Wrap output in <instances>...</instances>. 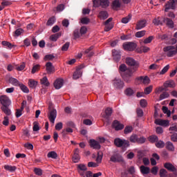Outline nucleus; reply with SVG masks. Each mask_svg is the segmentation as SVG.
Here are the masks:
<instances>
[{"label":"nucleus","mask_w":177,"mask_h":177,"mask_svg":"<svg viewBox=\"0 0 177 177\" xmlns=\"http://www.w3.org/2000/svg\"><path fill=\"white\" fill-rule=\"evenodd\" d=\"M140 171L142 175H147L150 174V168L144 165L140 166Z\"/></svg>","instance_id":"393cba45"},{"label":"nucleus","mask_w":177,"mask_h":177,"mask_svg":"<svg viewBox=\"0 0 177 177\" xmlns=\"http://www.w3.org/2000/svg\"><path fill=\"white\" fill-rule=\"evenodd\" d=\"M132 131H133V127H132L131 126H127L124 129V133L126 135L128 133H131V132H132Z\"/></svg>","instance_id":"864d4df0"},{"label":"nucleus","mask_w":177,"mask_h":177,"mask_svg":"<svg viewBox=\"0 0 177 177\" xmlns=\"http://www.w3.org/2000/svg\"><path fill=\"white\" fill-rule=\"evenodd\" d=\"M98 17L101 20H106L109 17V13H107V11H101L99 12Z\"/></svg>","instance_id":"cd10ccee"},{"label":"nucleus","mask_w":177,"mask_h":177,"mask_svg":"<svg viewBox=\"0 0 177 177\" xmlns=\"http://www.w3.org/2000/svg\"><path fill=\"white\" fill-rule=\"evenodd\" d=\"M151 91H153V86H149L145 88L144 93L145 95H149Z\"/></svg>","instance_id":"603ef678"},{"label":"nucleus","mask_w":177,"mask_h":177,"mask_svg":"<svg viewBox=\"0 0 177 177\" xmlns=\"http://www.w3.org/2000/svg\"><path fill=\"white\" fill-rule=\"evenodd\" d=\"M19 88L24 93H28V92H30L28 87L23 84H19Z\"/></svg>","instance_id":"e433bc0d"},{"label":"nucleus","mask_w":177,"mask_h":177,"mask_svg":"<svg viewBox=\"0 0 177 177\" xmlns=\"http://www.w3.org/2000/svg\"><path fill=\"white\" fill-rule=\"evenodd\" d=\"M4 169H6V171H8L9 172H15V171L17 169V167L15 166L6 165L4 166Z\"/></svg>","instance_id":"473e14b6"},{"label":"nucleus","mask_w":177,"mask_h":177,"mask_svg":"<svg viewBox=\"0 0 177 177\" xmlns=\"http://www.w3.org/2000/svg\"><path fill=\"white\" fill-rule=\"evenodd\" d=\"M0 103L4 107H8L10 106V104L12 103L10 100L9 99V97L6 95H1L0 96Z\"/></svg>","instance_id":"0eeeda50"},{"label":"nucleus","mask_w":177,"mask_h":177,"mask_svg":"<svg viewBox=\"0 0 177 177\" xmlns=\"http://www.w3.org/2000/svg\"><path fill=\"white\" fill-rule=\"evenodd\" d=\"M80 160H81V158L80 157V149L76 148L72 157V161L75 163H77L80 162Z\"/></svg>","instance_id":"9b49d317"},{"label":"nucleus","mask_w":177,"mask_h":177,"mask_svg":"<svg viewBox=\"0 0 177 177\" xmlns=\"http://www.w3.org/2000/svg\"><path fill=\"white\" fill-rule=\"evenodd\" d=\"M87 31H88V28H86V26H82L80 28V35H84V34H86Z\"/></svg>","instance_id":"0e129e2a"},{"label":"nucleus","mask_w":177,"mask_h":177,"mask_svg":"<svg viewBox=\"0 0 177 177\" xmlns=\"http://www.w3.org/2000/svg\"><path fill=\"white\" fill-rule=\"evenodd\" d=\"M39 130V124L38 122H33V131L34 132H37Z\"/></svg>","instance_id":"4d7b16f0"},{"label":"nucleus","mask_w":177,"mask_h":177,"mask_svg":"<svg viewBox=\"0 0 177 177\" xmlns=\"http://www.w3.org/2000/svg\"><path fill=\"white\" fill-rule=\"evenodd\" d=\"M56 21V19L55 17H51L50 18L47 23H46V26H52L53 25L55 24V22Z\"/></svg>","instance_id":"37998d69"},{"label":"nucleus","mask_w":177,"mask_h":177,"mask_svg":"<svg viewBox=\"0 0 177 177\" xmlns=\"http://www.w3.org/2000/svg\"><path fill=\"white\" fill-rule=\"evenodd\" d=\"M80 21H81L82 24H88L89 21H90L89 18H88V17H83L81 19Z\"/></svg>","instance_id":"680f3d73"},{"label":"nucleus","mask_w":177,"mask_h":177,"mask_svg":"<svg viewBox=\"0 0 177 177\" xmlns=\"http://www.w3.org/2000/svg\"><path fill=\"white\" fill-rule=\"evenodd\" d=\"M114 143L117 147H122V149H127V147H129V141L126 140L115 138Z\"/></svg>","instance_id":"f03ea898"},{"label":"nucleus","mask_w":177,"mask_h":177,"mask_svg":"<svg viewBox=\"0 0 177 177\" xmlns=\"http://www.w3.org/2000/svg\"><path fill=\"white\" fill-rule=\"evenodd\" d=\"M48 158H53V160H56L57 158V153L55 151H52L48 153L47 154Z\"/></svg>","instance_id":"2f4dec72"},{"label":"nucleus","mask_w":177,"mask_h":177,"mask_svg":"<svg viewBox=\"0 0 177 177\" xmlns=\"http://www.w3.org/2000/svg\"><path fill=\"white\" fill-rule=\"evenodd\" d=\"M166 148L167 150H170L171 151H174L175 150V147H174V144L171 142H166Z\"/></svg>","instance_id":"58836bf2"},{"label":"nucleus","mask_w":177,"mask_h":177,"mask_svg":"<svg viewBox=\"0 0 177 177\" xmlns=\"http://www.w3.org/2000/svg\"><path fill=\"white\" fill-rule=\"evenodd\" d=\"M112 84L116 89H122L124 88V82L121 80V79H114L112 81Z\"/></svg>","instance_id":"6e6552de"},{"label":"nucleus","mask_w":177,"mask_h":177,"mask_svg":"<svg viewBox=\"0 0 177 177\" xmlns=\"http://www.w3.org/2000/svg\"><path fill=\"white\" fill-rule=\"evenodd\" d=\"M23 32H24V30L22 28L17 29L15 32L14 37H19Z\"/></svg>","instance_id":"de8ad7c7"},{"label":"nucleus","mask_w":177,"mask_h":177,"mask_svg":"<svg viewBox=\"0 0 177 177\" xmlns=\"http://www.w3.org/2000/svg\"><path fill=\"white\" fill-rule=\"evenodd\" d=\"M163 86H165V88H175V82L174 80L166 81Z\"/></svg>","instance_id":"a878e982"},{"label":"nucleus","mask_w":177,"mask_h":177,"mask_svg":"<svg viewBox=\"0 0 177 177\" xmlns=\"http://www.w3.org/2000/svg\"><path fill=\"white\" fill-rule=\"evenodd\" d=\"M155 124L156 125H160V127H169V120L156 119L155 120Z\"/></svg>","instance_id":"f8f14e48"},{"label":"nucleus","mask_w":177,"mask_h":177,"mask_svg":"<svg viewBox=\"0 0 177 177\" xmlns=\"http://www.w3.org/2000/svg\"><path fill=\"white\" fill-rule=\"evenodd\" d=\"M156 146L158 149H162V147L165 146V143H164L163 141L160 140L156 143Z\"/></svg>","instance_id":"6e6d98bb"},{"label":"nucleus","mask_w":177,"mask_h":177,"mask_svg":"<svg viewBox=\"0 0 177 177\" xmlns=\"http://www.w3.org/2000/svg\"><path fill=\"white\" fill-rule=\"evenodd\" d=\"M110 161L112 162H120V161H122V156L120 154H115L111 157Z\"/></svg>","instance_id":"4be33fe9"},{"label":"nucleus","mask_w":177,"mask_h":177,"mask_svg":"<svg viewBox=\"0 0 177 177\" xmlns=\"http://www.w3.org/2000/svg\"><path fill=\"white\" fill-rule=\"evenodd\" d=\"M132 19V15L129 14L127 17H125L122 19V23L123 24H128L129 21H131V19Z\"/></svg>","instance_id":"f704fd0d"},{"label":"nucleus","mask_w":177,"mask_h":177,"mask_svg":"<svg viewBox=\"0 0 177 177\" xmlns=\"http://www.w3.org/2000/svg\"><path fill=\"white\" fill-rule=\"evenodd\" d=\"M81 77H82V72L80 69L76 70L73 75V80H78V78H81Z\"/></svg>","instance_id":"c756f323"},{"label":"nucleus","mask_w":177,"mask_h":177,"mask_svg":"<svg viewBox=\"0 0 177 177\" xmlns=\"http://www.w3.org/2000/svg\"><path fill=\"white\" fill-rule=\"evenodd\" d=\"M2 45L3 46H7L8 49H12V48L16 47V46L12 44L10 42L6 41H2Z\"/></svg>","instance_id":"c9c22d12"},{"label":"nucleus","mask_w":177,"mask_h":177,"mask_svg":"<svg viewBox=\"0 0 177 177\" xmlns=\"http://www.w3.org/2000/svg\"><path fill=\"white\" fill-rule=\"evenodd\" d=\"M141 46L137 49L138 53H147V52H150V48L148 46H143V42L140 41Z\"/></svg>","instance_id":"ddd939ff"},{"label":"nucleus","mask_w":177,"mask_h":177,"mask_svg":"<svg viewBox=\"0 0 177 177\" xmlns=\"http://www.w3.org/2000/svg\"><path fill=\"white\" fill-rule=\"evenodd\" d=\"M88 170L86 165L84 164L77 165V171L79 172L80 176L85 177V172Z\"/></svg>","instance_id":"9d476101"},{"label":"nucleus","mask_w":177,"mask_h":177,"mask_svg":"<svg viewBox=\"0 0 177 177\" xmlns=\"http://www.w3.org/2000/svg\"><path fill=\"white\" fill-rule=\"evenodd\" d=\"M167 97H169V94L167 92H165L160 95V100H164V99H167Z\"/></svg>","instance_id":"e2e57ef3"},{"label":"nucleus","mask_w":177,"mask_h":177,"mask_svg":"<svg viewBox=\"0 0 177 177\" xmlns=\"http://www.w3.org/2000/svg\"><path fill=\"white\" fill-rule=\"evenodd\" d=\"M149 142H151V143H154L155 142H157V140H158V137H157L156 136H151L149 137Z\"/></svg>","instance_id":"052dcab7"},{"label":"nucleus","mask_w":177,"mask_h":177,"mask_svg":"<svg viewBox=\"0 0 177 177\" xmlns=\"http://www.w3.org/2000/svg\"><path fill=\"white\" fill-rule=\"evenodd\" d=\"M60 37H62V33H56V34L52 35L50 37V41H53V42H56V41H57V39H59Z\"/></svg>","instance_id":"7c9ffc66"},{"label":"nucleus","mask_w":177,"mask_h":177,"mask_svg":"<svg viewBox=\"0 0 177 177\" xmlns=\"http://www.w3.org/2000/svg\"><path fill=\"white\" fill-rule=\"evenodd\" d=\"M89 143H90L91 147H92L93 149H95L97 150L100 149V144L99 143V142L95 140H90Z\"/></svg>","instance_id":"5701e85b"},{"label":"nucleus","mask_w":177,"mask_h":177,"mask_svg":"<svg viewBox=\"0 0 177 177\" xmlns=\"http://www.w3.org/2000/svg\"><path fill=\"white\" fill-rule=\"evenodd\" d=\"M129 141L131 143H138L142 145L146 142V138L144 137H138L136 134H132L129 138Z\"/></svg>","instance_id":"7ed1b4c3"},{"label":"nucleus","mask_w":177,"mask_h":177,"mask_svg":"<svg viewBox=\"0 0 177 177\" xmlns=\"http://www.w3.org/2000/svg\"><path fill=\"white\" fill-rule=\"evenodd\" d=\"M37 82L35 80H29L28 81V85L30 86V88H34L37 86Z\"/></svg>","instance_id":"a19ab883"},{"label":"nucleus","mask_w":177,"mask_h":177,"mask_svg":"<svg viewBox=\"0 0 177 177\" xmlns=\"http://www.w3.org/2000/svg\"><path fill=\"white\" fill-rule=\"evenodd\" d=\"M160 177H165L167 176V170L165 169H162L160 170Z\"/></svg>","instance_id":"774afa93"},{"label":"nucleus","mask_w":177,"mask_h":177,"mask_svg":"<svg viewBox=\"0 0 177 177\" xmlns=\"http://www.w3.org/2000/svg\"><path fill=\"white\" fill-rule=\"evenodd\" d=\"M163 22L166 23L167 26L170 28H174V21L169 18H163Z\"/></svg>","instance_id":"c85d7f7f"},{"label":"nucleus","mask_w":177,"mask_h":177,"mask_svg":"<svg viewBox=\"0 0 177 177\" xmlns=\"http://www.w3.org/2000/svg\"><path fill=\"white\" fill-rule=\"evenodd\" d=\"M146 23L147 21L145 19L139 21L136 25V30H142V28H145V27H146Z\"/></svg>","instance_id":"b1692460"},{"label":"nucleus","mask_w":177,"mask_h":177,"mask_svg":"<svg viewBox=\"0 0 177 177\" xmlns=\"http://www.w3.org/2000/svg\"><path fill=\"white\" fill-rule=\"evenodd\" d=\"M119 70H120V71H121V73H125L127 71V70H128V69L127 68V65L121 64L120 66Z\"/></svg>","instance_id":"69168bd1"},{"label":"nucleus","mask_w":177,"mask_h":177,"mask_svg":"<svg viewBox=\"0 0 177 177\" xmlns=\"http://www.w3.org/2000/svg\"><path fill=\"white\" fill-rule=\"evenodd\" d=\"M164 167L168 171H170V172H176V167H175V166L170 162L165 163Z\"/></svg>","instance_id":"a211bd4d"},{"label":"nucleus","mask_w":177,"mask_h":177,"mask_svg":"<svg viewBox=\"0 0 177 177\" xmlns=\"http://www.w3.org/2000/svg\"><path fill=\"white\" fill-rule=\"evenodd\" d=\"M164 114H167V117H171V111L168 109V107L167 106H162V109Z\"/></svg>","instance_id":"49530a36"},{"label":"nucleus","mask_w":177,"mask_h":177,"mask_svg":"<svg viewBox=\"0 0 177 177\" xmlns=\"http://www.w3.org/2000/svg\"><path fill=\"white\" fill-rule=\"evenodd\" d=\"M165 12H168L169 9H175V1L174 0H170L168 1L165 5Z\"/></svg>","instance_id":"dca6fc26"},{"label":"nucleus","mask_w":177,"mask_h":177,"mask_svg":"<svg viewBox=\"0 0 177 177\" xmlns=\"http://www.w3.org/2000/svg\"><path fill=\"white\" fill-rule=\"evenodd\" d=\"M145 35H146V31L145 30H141V31L137 32L136 33V37L137 38H142V37H145Z\"/></svg>","instance_id":"a18cd8bd"},{"label":"nucleus","mask_w":177,"mask_h":177,"mask_svg":"<svg viewBox=\"0 0 177 177\" xmlns=\"http://www.w3.org/2000/svg\"><path fill=\"white\" fill-rule=\"evenodd\" d=\"M124 93L127 96H132L133 95V90L132 88H127Z\"/></svg>","instance_id":"5fc2aeb1"},{"label":"nucleus","mask_w":177,"mask_h":177,"mask_svg":"<svg viewBox=\"0 0 177 177\" xmlns=\"http://www.w3.org/2000/svg\"><path fill=\"white\" fill-rule=\"evenodd\" d=\"M113 127L115 131H121V129H124V124L120 123L118 120L113 122Z\"/></svg>","instance_id":"412c9836"},{"label":"nucleus","mask_w":177,"mask_h":177,"mask_svg":"<svg viewBox=\"0 0 177 177\" xmlns=\"http://www.w3.org/2000/svg\"><path fill=\"white\" fill-rule=\"evenodd\" d=\"M64 84V80L63 79H57L54 82V86L55 89H60L63 84Z\"/></svg>","instance_id":"aec40b11"},{"label":"nucleus","mask_w":177,"mask_h":177,"mask_svg":"<svg viewBox=\"0 0 177 177\" xmlns=\"http://www.w3.org/2000/svg\"><path fill=\"white\" fill-rule=\"evenodd\" d=\"M9 81L10 84H12V85H14V86H19L20 85V82H19V80H17L16 78L10 77Z\"/></svg>","instance_id":"72a5a7b5"},{"label":"nucleus","mask_w":177,"mask_h":177,"mask_svg":"<svg viewBox=\"0 0 177 177\" xmlns=\"http://www.w3.org/2000/svg\"><path fill=\"white\" fill-rule=\"evenodd\" d=\"M141 84H144V85H149L150 84V78L147 76H141L137 78Z\"/></svg>","instance_id":"2eb2a0df"},{"label":"nucleus","mask_w":177,"mask_h":177,"mask_svg":"<svg viewBox=\"0 0 177 177\" xmlns=\"http://www.w3.org/2000/svg\"><path fill=\"white\" fill-rule=\"evenodd\" d=\"M103 158V153H102L101 151L98 152V156L96 158V161L97 162H102V160Z\"/></svg>","instance_id":"bf43d9fd"},{"label":"nucleus","mask_w":177,"mask_h":177,"mask_svg":"<svg viewBox=\"0 0 177 177\" xmlns=\"http://www.w3.org/2000/svg\"><path fill=\"white\" fill-rule=\"evenodd\" d=\"M110 5L109 0H94L93 6L95 8H99V6H102V8H108Z\"/></svg>","instance_id":"20e7f679"},{"label":"nucleus","mask_w":177,"mask_h":177,"mask_svg":"<svg viewBox=\"0 0 177 177\" xmlns=\"http://www.w3.org/2000/svg\"><path fill=\"white\" fill-rule=\"evenodd\" d=\"M57 115V111L56 109H53L50 112V114L48 115V120H50L52 124H55V120H56V117Z\"/></svg>","instance_id":"4468645a"},{"label":"nucleus","mask_w":177,"mask_h":177,"mask_svg":"<svg viewBox=\"0 0 177 177\" xmlns=\"http://www.w3.org/2000/svg\"><path fill=\"white\" fill-rule=\"evenodd\" d=\"M167 57H172L177 54V46H167L163 48Z\"/></svg>","instance_id":"f257e3e1"},{"label":"nucleus","mask_w":177,"mask_h":177,"mask_svg":"<svg viewBox=\"0 0 177 177\" xmlns=\"http://www.w3.org/2000/svg\"><path fill=\"white\" fill-rule=\"evenodd\" d=\"M41 85H44V86H49V82L48 81V77H44L41 80Z\"/></svg>","instance_id":"79ce46f5"},{"label":"nucleus","mask_w":177,"mask_h":177,"mask_svg":"<svg viewBox=\"0 0 177 177\" xmlns=\"http://www.w3.org/2000/svg\"><path fill=\"white\" fill-rule=\"evenodd\" d=\"M112 55L113 56V59L115 62H118L121 59V51L117 50H112Z\"/></svg>","instance_id":"6ab92c4d"},{"label":"nucleus","mask_w":177,"mask_h":177,"mask_svg":"<svg viewBox=\"0 0 177 177\" xmlns=\"http://www.w3.org/2000/svg\"><path fill=\"white\" fill-rule=\"evenodd\" d=\"M135 70L132 71V69H127L125 72L124 74L123 75V79L126 82H131V77H132V75L133 74V72Z\"/></svg>","instance_id":"1a4fd4ad"},{"label":"nucleus","mask_w":177,"mask_h":177,"mask_svg":"<svg viewBox=\"0 0 177 177\" xmlns=\"http://www.w3.org/2000/svg\"><path fill=\"white\" fill-rule=\"evenodd\" d=\"M1 110L6 115H10L12 114L10 109H9L8 106H2Z\"/></svg>","instance_id":"ea45409f"},{"label":"nucleus","mask_w":177,"mask_h":177,"mask_svg":"<svg viewBox=\"0 0 177 177\" xmlns=\"http://www.w3.org/2000/svg\"><path fill=\"white\" fill-rule=\"evenodd\" d=\"M53 59H55V55L52 54L47 55L44 57V60H53Z\"/></svg>","instance_id":"338daca9"},{"label":"nucleus","mask_w":177,"mask_h":177,"mask_svg":"<svg viewBox=\"0 0 177 177\" xmlns=\"http://www.w3.org/2000/svg\"><path fill=\"white\" fill-rule=\"evenodd\" d=\"M113 114V109L111 108H106L105 109V117H110Z\"/></svg>","instance_id":"3c124183"},{"label":"nucleus","mask_w":177,"mask_h":177,"mask_svg":"<svg viewBox=\"0 0 177 177\" xmlns=\"http://www.w3.org/2000/svg\"><path fill=\"white\" fill-rule=\"evenodd\" d=\"M24 110V109H21V108L17 109V111L15 113L17 118H19V117H21V115H23Z\"/></svg>","instance_id":"09e8293b"},{"label":"nucleus","mask_w":177,"mask_h":177,"mask_svg":"<svg viewBox=\"0 0 177 177\" xmlns=\"http://www.w3.org/2000/svg\"><path fill=\"white\" fill-rule=\"evenodd\" d=\"M153 23L155 26H161V25H162V21H161V18H160V17L155 18L153 20Z\"/></svg>","instance_id":"4c0bfd02"},{"label":"nucleus","mask_w":177,"mask_h":177,"mask_svg":"<svg viewBox=\"0 0 177 177\" xmlns=\"http://www.w3.org/2000/svg\"><path fill=\"white\" fill-rule=\"evenodd\" d=\"M46 71L48 74H53L55 72V66L52 64V62H47L46 64Z\"/></svg>","instance_id":"f3484780"},{"label":"nucleus","mask_w":177,"mask_h":177,"mask_svg":"<svg viewBox=\"0 0 177 177\" xmlns=\"http://www.w3.org/2000/svg\"><path fill=\"white\" fill-rule=\"evenodd\" d=\"M168 70H169V64L166 65L160 72V75H164V74H165V73H167V71H168Z\"/></svg>","instance_id":"8fccbe9b"},{"label":"nucleus","mask_w":177,"mask_h":177,"mask_svg":"<svg viewBox=\"0 0 177 177\" xmlns=\"http://www.w3.org/2000/svg\"><path fill=\"white\" fill-rule=\"evenodd\" d=\"M112 8L114 9V10H117L118 8H121V1L114 0L112 2Z\"/></svg>","instance_id":"bb28decb"},{"label":"nucleus","mask_w":177,"mask_h":177,"mask_svg":"<svg viewBox=\"0 0 177 177\" xmlns=\"http://www.w3.org/2000/svg\"><path fill=\"white\" fill-rule=\"evenodd\" d=\"M105 28L104 31H110L111 28H113V24H104Z\"/></svg>","instance_id":"13d9d810"},{"label":"nucleus","mask_w":177,"mask_h":177,"mask_svg":"<svg viewBox=\"0 0 177 177\" xmlns=\"http://www.w3.org/2000/svg\"><path fill=\"white\" fill-rule=\"evenodd\" d=\"M126 63L128 66H131V67H134V71H136L139 68V62H138L135 59L132 57H127L126 59Z\"/></svg>","instance_id":"39448f33"},{"label":"nucleus","mask_w":177,"mask_h":177,"mask_svg":"<svg viewBox=\"0 0 177 177\" xmlns=\"http://www.w3.org/2000/svg\"><path fill=\"white\" fill-rule=\"evenodd\" d=\"M153 39H154V37L149 36V37L145 39L144 41L142 42V44H151V41H153Z\"/></svg>","instance_id":"c03bdc74"},{"label":"nucleus","mask_w":177,"mask_h":177,"mask_svg":"<svg viewBox=\"0 0 177 177\" xmlns=\"http://www.w3.org/2000/svg\"><path fill=\"white\" fill-rule=\"evenodd\" d=\"M138 46L133 42H126L123 44V49L124 50H128L129 52H132L136 49Z\"/></svg>","instance_id":"423d86ee"}]
</instances>
